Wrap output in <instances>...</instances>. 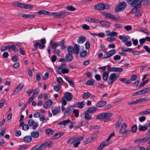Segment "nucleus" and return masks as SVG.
<instances>
[{"mask_svg": "<svg viewBox=\"0 0 150 150\" xmlns=\"http://www.w3.org/2000/svg\"><path fill=\"white\" fill-rule=\"evenodd\" d=\"M57 72L59 74L67 73L69 72V68H63L62 66H58L57 67Z\"/></svg>", "mask_w": 150, "mask_h": 150, "instance_id": "nucleus-6", "label": "nucleus"}, {"mask_svg": "<svg viewBox=\"0 0 150 150\" xmlns=\"http://www.w3.org/2000/svg\"><path fill=\"white\" fill-rule=\"evenodd\" d=\"M127 127V124L124 123L123 124L119 131V133L122 134H125L127 132V130L126 129Z\"/></svg>", "mask_w": 150, "mask_h": 150, "instance_id": "nucleus-14", "label": "nucleus"}, {"mask_svg": "<svg viewBox=\"0 0 150 150\" xmlns=\"http://www.w3.org/2000/svg\"><path fill=\"white\" fill-rule=\"evenodd\" d=\"M94 8L97 10L102 11L105 9L104 4L99 3L95 5L94 7Z\"/></svg>", "mask_w": 150, "mask_h": 150, "instance_id": "nucleus-12", "label": "nucleus"}, {"mask_svg": "<svg viewBox=\"0 0 150 150\" xmlns=\"http://www.w3.org/2000/svg\"><path fill=\"white\" fill-rule=\"evenodd\" d=\"M59 45V44L56 42H53L51 43V47L54 50H56V48Z\"/></svg>", "mask_w": 150, "mask_h": 150, "instance_id": "nucleus-40", "label": "nucleus"}, {"mask_svg": "<svg viewBox=\"0 0 150 150\" xmlns=\"http://www.w3.org/2000/svg\"><path fill=\"white\" fill-rule=\"evenodd\" d=\"M29 129V126L27 124L24 125L22 127V129L23 130L25 131H27Z\"/></svg>", "mask_w": 150, "mask_h": 150, "instance_id": "nucleus-64", "label": "nucleus"}, {"mask_svg": "<svg viewBox=\"0 0 150 150\" xmlns=\"http://www.w3.org/2000/svg\"><path fill=\"white\" fill-rule=\"evenodd\" d=\"M31 136L33 138H37L39 136V133L38 131H33L30 133Z\"/></svg>", "mask_w": 150, "mask_h": 150, "instance_id": "nucleus-31", "label": "nucleus"}, {"mask_svg": "<svg viewBox=\"0 0 150 150\" xmlns=\"http://www.w3.org/2000/svg\"><path fill=\"white\" fill-rule=\"evenodd\" d=\"M139 91L140 93V95L145 94L150 91V87L145 88Z\"/></svg>", "mask_w": 150, "mask_h": 150, "instance_id": "nucleus-30", "label": "nucleus"}, {"mask_svg": "<svg viewBox=\"0 0 150 150\" xmlns=\"http://www.w3.org/2000/svg\"><path fill=\"white\" fill-rule=\"evenodd\" d=\"M143 0H126L127 3L132 7H137L140 8Z\"/></svg>", "mask_w": 150, "mask_h": 150, "instance_id": "nucleus-1", "label": "nucleus"}, {"mask_svg": "<svg viewBox=\"0 0 150 150\" xmlns=\"http://www.w3.org/2000/svg\"><path fill=\"white\" fill-rule=\"evenodd\" d=\"M101 14L104 15L105 17L110 18L111 20H114V21H118V19L115 17L114 16L110 13H106L105 12H102Z\"/></svg>", "mask_w": 150, "mask_h": 150, "instance_id": "nucleus-9", "label": "nucleus"}, {"mask_svg": "<svg viewBox=\"0 0 150 150\" xmlns=\"http://www.w3.org/2000/svg\"><path fill=\"white\" fill-rule=\"evenodd\" d=\"M32 138L30 136H27L24 137L23 138L24 141L27 143H29L32 140Z\"/></svg>", "mask_w": 150, "mask_h": 150, "instance_id": "nucleus-34", "label": "nucleus"}, {"mask_svg": "<svg viewBox=\"0 0 150 150\" xmlns=\"http://www.w3.org/2000/svg\"><path fill=\"white\" fill-rule=\"evenodd\" d=\"M121 119V118L119 119L118 121L116 122L115 125V128L116 129L118 128L120 126L121 123L120 122Z\"/></svg>", "mask_w": 150, "mask_h": 150, "instance_id": "nucleus-51", "label": "nucleus"}, {"mask_svg": "<svg viewBox=\"0 0 150 150\" xmlns=\"http://www.w3.org/2000/svg\"><path fill=\"white\" fill-rule=\"evenodd\" d=\"M117 34V32H112L111 33H109L107 34L108 36L111 37H114L116 36Z\"/></svg>", "mask_w": 150, "mask_h": 150, "instance_id": "nucleus-52", "label": "nucleus"}, {"mask_svg": "<svg viewBox=\"0 0 150 150\" xmlns=\"http://www.w3.org/2000/svg\"><path fill=\"white\" fill-rule=\"evenodd\" d=\"M34 6L30 4H24V8L25 9H33Z\"/></svg>", "mask_w": 150, "mask_h": 150, "instance_id": "nucleus-53", "label": "nucleus"}, {"mask_svg": "<svg viewBox=\"0 0 150 150\" xmlns=\"http://www.w3.org/2000/svg\"><path fill=\"white\" fill-rule=\"evenodd\" d=\"M119 38L120 40H121L122 42H126L128 40V39L125 36V35H120Z\"/></svg>", "mask_w": 150, "mask_h": 150, "instance_id": "nucleus-38", "label": "nucleus"}, {"mask_svg": "<svg viewBox=\"0 0 150 150\" xmlns=\"http://www.w3.org/2000/svg\"><path fill=\"white\" fill-rule=\"evenodd\" d=\"M94 139V138L93 136H91V137H88V139H87L85 142L84 144L86 145L87 144L90 143Z\"/></svg>", "mask_w": 150, "mask_h": 150, "instance_id": "nucleus-41", "label": "nucleus"}, {"mask_svg": "<svg viewBox=\"0 0 150 150\" xmlns=\"http://www.w3.org/2000/svg\"><path fill=\"white\" fill-rule=\"evenodd\" d=\"M59 18H63L68 15L69 13L68 12L64 10L60 12H58Z\"/></svg>", "mask_w": 150, "mask_h": 150, "instance_id": "nucleus-19", "label": "nucleus"}, {"mask_svg": "<svg viewBox=\"0 0 150 150\" xmlns=\"http://www.w3.org/2000/svg\"><path fill=\"white\" fill-rule=\"evenodd\" d=\"M145 98H144L136 100H134L128 103V105H130L134 104H137L138 103H141L142 102L143 100Z\"/></svg>", "mask_w": 150, "mask_h": 150, "instance_id": "nucleus-27", "label": "nucleus"}, {"mask_svg": "<svg viewBox=\"0 0 150 150\" xmlns=\"http://www.w3.org/2000/svg\"><path fill=\"white\" fill-rule=\"evenodd\" d=\"M23 86L24 84L23 83H20L14 91L13 93V95L16 94L20 91L23 88Z\"/></svg>", "mask_w": 150, "mask_h": 150, "instance_id": "nucleus-13", "label": "nucleus"}, {"mask_svg": "<svg viewBox=\"0 0 150 150\" xmlns=\"http://www.w3.org/2000/svg\"><path fill=\"white\" fill-rule=\"evenodd\" d=\"M73 109V107L71 105L66 108L64 113V115L63 117L64 118L68 116L71 113Z\"/></svg>", "mask_w": 150, "mask_h": 150, "instance_id": "nucleus-7", "label": "nucleus"}, {"mask_svg": "<svg viewBox=\"0 0 150 150\" xmlns=\"http://www.w3.org/2000/svg\"><path fill=\"white\" fill-rule=\"evenodd\" d=\"M110 143H106L104 142H102L97 148V150H101L105 146L108 145Z\"/></svg>", "mask_w": 150, "mask_h": 150, "instance_id": "nucleus-26", "label": "nucleus"}, {"mask_svg": "<svg viewBox=\"0 0 150 150\" xmlns=\"http://www.w3.org/2000/svg\"><path fill=\"white\" fill-rule=\"evenodd\" d=\"M72 95L71 93L69 92H67L64 94V97L65 99L68 101H70L71 100L72 98Z\"/></svg>", "mask_w": 150, "mask_h": 150, "instance_id": "nucleus-16", "label": "nucleus"}, {"mask_svg": "<svg viewBox=\"0 0 150 150\" xmlns=\"http://www.w3.org/2000/svg\"><path fill=\"white\" fill-rule=\"evenodd\" d=\"M98 23H99L100 24L103 26L106 27L109 26L111 24L110 23L104 21H99Z\"/></svg>", "mask_w": 150, "mask_h": 150, "instance_id": "nucleus-22", "label": "nucleus"}, {"mask_svg": "<svg viewBox=\"0 0 150 150\" xmlns=\"http://www.w3.org/2000/svg\"><path fill=\"white\" fill-rule=\"evenodd\" d=\"M64 134V132H62L57 133L52 137V139H58L61 136H63Z\"/></svg>", "mask_w": 150, "mask_h": 150, "instance_id": "nucleus-20", "label": "nucleus"}, {"mask_svg": "<svg viewBox=\"0 0 150 150\" xmlns=\"http://www.w3.org/2000/svg\"><path fill=\"white\" fill-rule=\"evenodd\" d=\"M106 104V102L105 101H102L97 103L96 105L98 107H100L105 105Z\"/></svg>", "mask_w": 150, "mask_h": 150, "instance_id": "nucleus-32", "label": "nucleus"}, {"mask_svg": "<svg viewBox=\"0 0 150 150\" xmlns=\"http://www.w3.org/2000/svg\"><path fill=\"white\" fill-rule=\"evenodd\" d=\"M124 28L126 31H129L132 29V27L130 25H127L124 26Z\"/></svg>", "mask_w": 150, "mask_h": 150, "instance_id": "nucleus-58", "label": "nucleus"}, {"mask_svg": "<svg viewBox=\"0 0 150 150\" xmlns=\"http://www.w3.org/2000/svg\"><path fill=\"white\" fill-rule=\"evenodd\" d=\"M46 146L47 147H48L49 148L52 147V142L51 141H47L44 142Z\"/></svg>", "mask_w": 150, "mask_h": 150, "instance_id": "nucleus-48", "label": "nucleus"}, {"mask_svg": "<svg viewBox=\"0 0 150 150\" xmlns=\"http://www.w3.org/2000/svg\"><path fill=\"white\" fill-rule=\"evenodd\" d=\"M85 21L91 23H99V20L96 18L88 17L86 18Z\"/></svg>", "mask_w": 150, "mask_h": 150, "instance_id": "nucleus-11", "label": "nucleus"}, {"mask_svg": "<svg viewBox=\"0 0 150 150\" xmlns=\"http://www.w3.org/2000/svg\"><path fill=\"white\" fill-rule=\"evenodd\" d=\"M149 139H150V136H146L144 138H142V143H144L147 142Z\"/></svg>", "mask_w": 150, "mask_h": 150, "instance_id": "nucleus-55", "label": "nucleus"}, {"mask_svg": "<svg viewBox=\"0 0 150 150\" xmlns=\"http://www.w3.org/2000/svg\"><path fill=\"white\" fill-rule=\"evenodd\" d=\"M87 54V51L86 50H85L81 52L80 55L81 57L82 58H84L86 56Z\"/></svg>", "mask_w": 150, "mask_h": 150, "instance_id": "nucleus-49", "label": "nucleus"}, {"mask_svg": "<svg viewBox=\"0 0 150 150\" xmlns=\"http://www.w3.org/2000/svg\"><path fill=\"white\" fill-rule=\"evenodd\" d=\"M73 112L75 116L77 117H79V111L76 109H74L73 111Z\"/></svg>", "mask_w": 150, "mask_h": 150, "instance_id": "nucleus-59", "label": "nucleus"}, {"mask_svg": "<svg viewBox=\"0 0 150 150\" xmlns=\"http://www.w3.org/2000/svg\"><path fill=\"white\" fill-rule=\"evenodd\" d=\"M21 17L25 18H33L35 17V15L34 14H25L23 13H21L20 14Z\"/></svg>", "mask_w": 150, "mask_h": 150, "instance_id": "nucleus-17", "label": "nucleus"}, {"mask_svg": "<svg viewBox=\"0 0 150 150\" xmlns=\"http://www.w3.org/2000/svg\"><path fill=\"white\" fill-rule=\"evenodd\" d=\"M65 58L66 59L69 61H71L73 59V57L70 53H68L66 55Z\"/></svg>", "mask_w": 150, "mask_h": 150, "instance_id": "nucleus-39", "label": "nucleus"}, {"mask_svg": "<svg viewBox=\"0 0 150 150\" xmlns=\"http://www.w3.org/2000/svg\"><path fill=\"white\" fill-rule=\"evenodd\" d=\"M114 26L116 28H122L123 25L120 24L115 23L114 24Z\"/></svg>", "mask_w": 150, "mask_h": 150, "instance_id": "nucleus-63", "label": "nucleus"}, {"mask_svg": "<svg viewBox=\"0 0 150 150\" xmlns=\"http://www.w3.org/2000/svg\"><path fill=\"white\" fill-rule=\"evenodd\" d=\"M113 114L111 112L102 113L98 115L96 117L97 119H104L112 116Z\"/></svg>", "mask_w": 150, "mask_h": 150, "instance_id": "nucleus-5", "label": "nucleus"}, {"mask_svg": "<svg viewBox=\"0 0 150 150\" xmlns=\"http://www.w3.org/2000/svg\"><path fill=\"white\" fill-rule=\"evenodd\" d=\"M39 117L40 121L43 123H45L46 122V120L45 119V117L43 115H40Z\"/></svg>", "mask_w": 150, "mask_h": 150, "instance_id": "nucleus-47", "label": "nucleus"}, {"mask_svg": "<svg viewBox=\"0 0 150 150\" xmlns=\"http://www.w3.org/2000/svg\"><path fill=\"white\" fill-rule=\"evenodd\" d=\"M50 16H52L54 18H59V16H58V12L56 13V12H52L50 14Z\"/></svg>", "mask_w": 150, "mask_h": 150, "instance_id": "nucleus-50", "label": "nucleus"}, {"mask_svg": "<svg viewBox=\"0 0 150 150\" xmlns=\"http://www.w3.org/2000/svg\"><path fill=\"white\" fill-rule=\"evenodd\" d=\"M86 39V38L85 36H80L77 41L78 43L79 44H82L85 41Z\"/></svg>", "mask_w": 150, "mask_h": 150, "instance_id": "nucleus-28", "label": "nucleus"}, {"mask_svg": "<svg viewBox=\"0 0 150 150\" xmlns=\"http://www.w3.org/2000/svg\"><path fill=\"white\" fill-rule=\"evenodd\" d=\"M85 105V102L84 101H82L80 102H78L76 103L75 106L80 109H81L84 107Z\"/></svg>", "mask_w": 150, "mask_h": 150, "instance_id": "nucleus-25", "label": "nucleus"}, {"mask_svg": "<svg viewBox=\"0 0 150 150\" xmlns=\"http://www.w3.org/2000/svg\"><path fill=\"white\" fill-rule=\"evenodd\" d=\"M41 43L39 42H36L34 44V46L35 48H38L39 46V48L40 49H42L45 47V44L46 43V41L45 38H43L40 40Z\"/></svg>", "mask_w": 150, "mask_h": 150, "instance_id": "nucleus-2", "label": "nucleus"}, {"mask_svg": "<svg viewBox=\"0 0 150 150\" xmlns=\"http://www.w3.org/2000/svg\"><path fill=\"white\" fill-rule=\"evenodd\" d=\"M98 110L96 107H93L89 108L86 110V112L89 113H92L95 112Z\"/></svg>", "mask_w": 150, "mask_h": 150, "instance_id": "nucleus-24", "label": "nucleus"}, {"mask_svg": "<svg viewBox=\"0 0 150 150\" xmlns=\"http://www.w3.org/2000/svg\"><path fill=\"white\" fill-rule=\"evenodd\" d=\"M109 73L108 71L103 72L102 74L103 79L104 81H106L108 80Z\"/></svg>", "mask_w": 150, "mask_h": 150, "instance_id": "nucleus-29", "label": "nucleus"}, {"mask_svg": "<svg viewBox=\"0 0 150 150\" xmlns=\"http://www.w3.org/2000/svg\"><path fill=\"white\" fill-rule=\"evenodd\" d=\"M119 76L118 74L116 73H113L110 74L109 77L108 83L109 85H111L113 83Z\"/></svg>", "mask_w": 150, "mask_h": 150, "instance_id": "nucleus-3", "label": "nucleus"}, {"mask_svg": "<svg viewBox=\"0 0 150 150\" xmlns=\"http://www.w3.org/2000/svg\"><path fill=\"white\" fill-rule=\"evenodd\" d=\"M70 121V120H63L59 122L58 124L59 125H62L64 126H66L67 124H69Z\"/></svg>", "mask_w": 150, "mask_h": 150, "instance_id": "nucleus-36", "label": "nucleus"}, {"mask_svg": "<svg viewBox=\"0 0 150 150\" xmlns=\"http://www.w3.org/2000/svg\"><path fill=\"white\" fill-rule=\"evenodd\" d=\"M80 46L77 44H75L74 46V51H75V53L78 54H79L80 50Z\"/></svg>", "mask_w": 150, "mask_h": 150, "instance_id": "nucleus-33", "label": "nucleus"}, {"mask_svg": "<svg viewBox=\"0 0 150 150\" xmlns=\"http://www.w3.org/2000/svg\"><path fill=\"white\" fill-rule=\"evenodd\" d=\"M122 69L117 67H111L109 72H122Z\"/></svg>", "mask_w": 150, "mask_h": 150, "instance_id": "nucleus-23", "label": "nucleus"}, {"mask_svg": "<svg viewBox=\"0 0 150 150\" xmlns=\"http://www.w3.org/2000/svg\"><path fill=\"white\" fill-rule=\"evenodd\" d=\"M76 142L77 141L75 137L68 139L67 141V142L69 144H72Z\"/></svg>", "mask_w": 150, "mask_h": 150, "instance_id": "nucleus-37", "label": "nucleus"}, {"mask_svg": "<svg viewBox=\"0 0 150 150\" xmlns=\"http://www.w3.org/2000/svg\"><path fill=\"white\" fill-rule=\"evenodd\" d=\"M64 40H62L60 43L59 45L61 46L62 49H64L66 48L64 46Z\"/></svg>", "mask_w": 150, "mask_h": 150, "instance_id": "nucleus-62", "label": "nucleus"}, {"mask_svg": "<svg viewBox=\"0 0 150 150\" xmlns=\"http://www.w3.org/2000/svg\"><path fill=\"white\" fill-rule=\"evenodd\" d=\"M91 94L89 92L84 93L82 95V97L84 99H87L91 96Z\"/></svg>", "mask_w": 150, "mask_h": 150, "instance_id": "nucleus-42", "label": "nucleus"}, {"mask_svg": "<svg viewBox=\"0 0 150 150\" xmlns=\"http://www.w3.org/2000/svg\"><path fill=\"white\" fill-rule=\"evenodd\" d=\"M84 118L86 121H88L92 119L91 115L86 111L84 112Z\"/></svg>", "mask_w": 150, "mask_h": 150, "instance_id": "nucleus-18", "label": "nucleus"}, {"mask_svg": "<svg viewBox=\"0 0 150 150\" xmlns=\"http://www.w3.org/2000/svg\"><path fill=\"white\" fill-rule=\"evenodd\" d=\"M27 146L25 144L23 145L20 146L18 149V150H25L27 148Z\"/></svg>", "mask_w": 150, "mask_h": 150, "instance_id": "nucleus-60", "label": "nucleus"}, {"mask_svg": "<svg viewBox=\"0 0 150 150\" xmlns=\"http://www.w3.org/2000/svg\"><path fill=\"white\" fill-rule=\"evenodd\" d=\"M52 104V101L49 99L44 103L43 107L45 109H47L51 106Z\"/></svg>", "mask_w": 150, "mask_h": 150, "instance_id": "nucleus-15", "label": "nucleus"}, {"mask_svg": "<svg viewBox=\"0 0 150 150\" xmlns=\"http://www.w3.org/2000/svg\"><path fill=\"white\" fill-rule=\"evenodd\" d=\"M7 48L9 50H12L14 52H16L18 51V50L16 48L15 45H7Z\"/></svg>", "mask_w": 150, "mask_h": 150, "instance_id": "nucleus-21", "label": "nucleus"}, {"mask_svg": "<svg viewBox=\"0 0 150 150\" xmlns=\"http://www.w3.org/2000/svg\"><path fill=\"white\" fill-rule=\"evenodd\" d=\"M133 8L130 11V13L132 14H134L136 13L138 8H138V7H133Z\"/></svg>", "mask_w": 150, "mask_h": 150, "instance_id": "nucleus-56", "label": "nucleus"}, {"mask_svg": "<svg viewBox=\"0 0 150 150\" xmlns=\"http://www.w3.org/2000/svg\"><path fill=\"white\" fill-rule=\"evenodd\" d=\"M37 13L40 15L41 14L48 15L50 14V13L49 11L44 10H40L38 11Z\"/></svg>", "mask_w": 150, "mask_h": 150, "instance_id": "nucleus-35", "label": "nucleus"}, {"mask_svg": "<svg viewBox=\"0 0 150 150\" xmlns=\"http://www.w3.org/2000/svg\"><path fill=\"white\" fill-rule=\"evenodd\" d=\"M95 82V80L94 79H91L87 81L86 84L88 85H92L94 84Z\"/></svg>", "mask_w": 150, "mask_h": 150, "instance_id": "nucleus-43", "label": "nucleus"}, {"mask_svg": "<svg viewBox=\"0 0 150 150\" xmlns=\"http://www.w3.org/2000/svg\"><path fill=\"white\" fill-rule=\"evenodd\" d=\"M138 128L139 130L141 131L146 130L147 129V128L146 126H143L140 125H139Z\"/></svg>", "mask_w": 150, "mask_h": 150, "instance_id": "nucleus-46", "label": "nucleus"}, {"mask_svg": "<svg viewBox=\"0 0 150 150\" xmlns=\"http://www.w3.org/2000/svg\"><path fill=\"white\" fill-rule=\"evenodd\" d=\"M60 111V110L58 109H52V113H53V115H55L59 113Z\"/></svg>", "mask_w": 150, "mask_h": 150, "instance_id": "nucleus-61", "label": "nucleus"}, {"mask_svg": "<svg viewBox=\"0 0 150 150\" xmlns=\"http://www.w3.org/2000/svg\"><path fill=\"white\" fill-rule=\"evenodd\" d=\"M54 133V131L50 129H48L46 130L45 131L46 134L48 135H52Z\"/></svg>", "mask_w": 150, "mask_h": 150, "instance_id": "nucleus-45", "label": "nucleus"}, {"mask_svg": "<svg viewBox=\"0 0 150 150\" xmlns=\"http://www.w3.org/2000/svg\"><path fill=\"white\" fill-rule=\"evenodd\" d=\"M67 8L69 11H73L75 10L76 8L72 5L68 6L67 7Z\"/></svg>", "mask_w": 150, "mask_h": 150, "instance_id": "nucleus-54", "label": "nucleus"}, {"mask_svg": "<svg viewBox=\"0 0 150 150\" xmlns=\"http://www.w3.org/2000/svg\"><path fill=\"white\" fill-rule=\"evenodd\" d=\"M67 51L68 52V53H70L74 54L75 53V51H74V48L72 46H69L67 48Z\"/></svg>", "mask_w": 150, "mask_h": 150, "instance_id": "nucleus-44", "label": "nucleus"}, {"mask_svg": "<svg viewBox=\"0 0 150 150\" xmlns=\"http://www.w3.org/2000/svg\"><path fill=\"white\" fill-rule=\"evenodd\" d=\"M126 6V4L125 1L120 3L115 8V11L118 12L123 10Z\"/></svg>", "mask_w": 150, "mask_h": 150, "instance_id": "nucleus-4", "label": "nucleus"}, {"mask_svg": "<svg viewBox=\"0 0 150 150\" xmlns=\"http://www.w3.org/2000/svg\"><path fill=\"white\" fill-rule=\"evenodd\" d=\"M148 114H150V109H148L146 111H144L141 113L142 115H145Z\"/></svg>", "mask_w": 150, "mask_h": 150, "instance_id": "nucleus-57", "label": "nucleus"}, {"mask_svg": "<svg viewBox=\"0 0 150 150\" xmlns=\"http://www.w3.org/2000/svg\"><path fill=\"white\" fill-rule=\"evenodd\" d=\"M116 52L115 50H111L107 53H105L103 55V58L104 59H107L111 57Z\"/></svg>", "mask_w": 150, "mask_h": 150, "instance_id": "nucleus-8", "label": "nucleus"}, {"mask_svg": "<svg viewBox=\"0 0 150 150\" xmlns=\"http://www.w3.org/2000/svg\"><path fill=\"white\" fill-rule=\"evenodd\" d=\"M28 124L30 126H33L32 128L33 129H36L38 126V124L35 122L32 119L29 120L28 122Z\"/></svg>", "mask_w": 150, "mask_h": 150, "instance_id": "nucleus-10", "label": "nucleus"}]
</instances>
